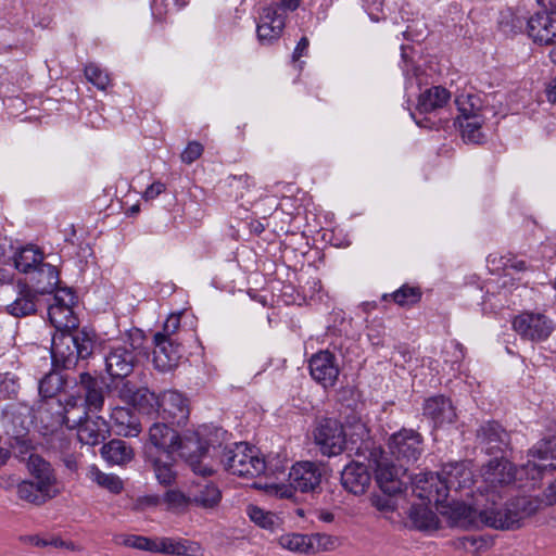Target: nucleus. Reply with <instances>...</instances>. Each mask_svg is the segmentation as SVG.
<instances>
[{
    "label": "nucleus",
    "mask_w": 556,
    "mask_h": 556,
    "mask_svg": "<svg viewBox=\"0 0 556 556\" xmlns=\"http://www.w3.org/2000/svg\"><path fill=\"white\" fill-rule=\"evenodd\" d=\"M49 320L56 332L52 338L51 357L53 365L61 368H74L79 361L88 359L96 345V334L78 329V319L73 306L50 304Z\"/></svg>",
    "instance_id": "1"
},
{
    "label": "nucleus",
    "mask_w": 556,
    "mask_h": 556,
    "mask_svg": "<svg viewBox=\"0 0 556 556\" xmlns=\"http://www.w3.org/2000/svg\"><path fill=\"white\" fill-rule=\"evenodd\" d=\"M471 471L464 463L444 465L440 472H426L416 478L415 492L429 503H443L451 490H462L470 485Z\"/></svg>",
    "instance_id": "2"
},
{
    "label": "nucleus",
    "mask_w": 556,
    "mask_h": 556,
    "mask_svg": "<svg viewBox=\"0 0 556 556\" xmlns=\"http://www.w3.org/2000/svg\"><path fill=\"white\" fill-rule=\"evenodd\" d=\"M523 514L510 507L501 508L493 501V505L477 509L465 504H457L452 513V519L457 527L464 529L490 527L497 530L518 528Z\"/></svg>",
    "instance_id": "3"
},
{
    "label": "nucleus",
    "mask_w": 556,
    "mask_h": 556,
    "mask_svg": "<svg viewBox=\"0 0 556 556\" xmlns=\"http://www.w3.org/2000/svg\"><path fill=\"white\" fill-rule=\"evenodd\" d=\"M225 469L232 475L244 478H255L265 472L266 463L260 457L254 446L245 442L235 443L225 447L222 456Z\"/></svg>",
    "instance_id": "4"
},
{
    "label": "nucleus",
    "mask_w": 556,
    "mask_h": 556,
    "mask_svg": "<svg viewBox=\"0 0 556 556\" xmlns=\"http://www.w3.org/2000/svg\"><path fill=\"white\" fill-rule=\"evenodd\" d=\"M481 477L485 484L484 491L488 501L495 502V497H502V490L511 485L516 479L515 466L504 457H495L481 468Z\"/></svg>",
    "instance_id": "5"
},
{
    "label": "nucleus",
    "mask_w": 556,
    "mask_h": 556,
    "mask_svg": "<svg viewBox=\"0 0 556 556\" xmlns=\"http://www.w3.org/2000/svg\"><path fill=\"white\" fill-rule=\"evenodd\" d=\"M365 448L369 451L368 459L375 466L376 482L381 491L388 495L400 493L403 482L399 475L404 464L396 467L390 463L380 447L369 448L368 443H365Z\"/></svg>",
    "instance_id": "6"
},
{
    "label": "nucleus",
    "mask_w": 556,
    "mask_h": 556,
    "mask_svg": "<svg viewBox=\"0 0 556 556\" xmlns=\"http://www.w3.org/2000/svg\"><path fill=\"white\" fill-rule=\"evenodd\" d=\"M65 425L68 428L77 429V438L80 443L94 446L109 437L110 426L106 420L100 416L91 417L87 410H83L81 416H64Z\"/></svg>",
    "instance_id": "7"
},
{
    "label": "nucleus",
    "mask_w": 556,
    "mask_h": 556,
    "mask_svg": "<svg viewBox=\"0 0 556 556\" xmlns=\"http://www.w3.org/2000/svg\"><path fill=\"white\" fill-rule=\"evenodd\" d=\"M325 473L326 468L323 464L309 460L298 462L289 471V485L302 493H320Z\"/></svg>",
    "instance_id": "8"
},
{
    "label": "nucleus",
    "mask_w": 556,
    "mask_h": 556,
    "mask_svg": "<svg viewBox=\"0 0 556 556\" xmlns=\"http://www.w3.org/2000/svg\"><path fill=\"white\" fill-rule=\"evenodd\" d=\"M77 392L81 396L80 407L87 412H100L104 406L105 394L110 393L111 386L103 378L83 371L76 381Z\"/></svg>",
    "instance_id": "9"
},
{
    "label": "nucleus",
    "mask_w": 556,
    "mask_h": 556,
    "mask_svg": "<svg viewBox=\"0 0 556 556\" xmlns=\"http://www.w3.org/2000/svg\"><path fill=\"white\" fill-rule=\"evenodd\" d=\"M315 443L325 456H336L342 453L345 445V433L340 421L324 418L314 431Z\"/></svg>",
    "instance_id": "10"
},
{
    "label": "nucleus",
    "mask_w": 556,
    "mask_h": 556,
    "mask_svg": "<svg viewBox=\"0 0 556 556\" xmlns=\"http://www.w3.org/2000/svg\"><path fill=\"white\" fill-rule=\"evenodd\" d=\"M391 454L402 464H410L418 460L424 445L422 437L413 429H401L389 439Z\"/></svg>",
    "instance_id": "11"
},
{
    "label": "nucleus",
    "mask_w": 556,
    "mask_h": 556,
    "mask_svg": "<svg viewBox=\"0 0 556 556\" xmlns=\"http://www.w3.org/2000/svg\"><path fill=\"white\" fill-rule=\"evenodd\" d=\"M515 331L526 340L533 342L546 340L553 329V321L541 313L523 312L513 320Z\"/></svg>",
    "instance_id": "12"
},
{
    "label": "nucleus",
    "mask_w": 556,
    "mask_h": 556,
    "mask_svg": "<svg viewBox=\"0 0 556 556\" xmlns=\"http://www.w3.org/2000/svg\"><path fill=\"white\" fill-rule=\"evenodd\" d=\"M142 333L137 330L135 336H131L132 342L130 348L127 345L113 348L105 357V367L108 374L112 378H126L134 370L136 362L135 351L139 349V345H135L136 340H141Z\"/></svg>",
    "instance_id": "13"
},
{
    "label": "nucleus",
    "mask_w": 556,
    "mask_h": 556,
    "mask_svg": "<svg viewBox=\"0 0 556 556\" xmlns=\"http://www.w3.org/2000/svg\"><path fill=\"white\" fill-rule=\"evenodd\" d=\"M207 451V445L202 442L195 433L177 439V448L175 452L179 453L180 457L186 460L194 473L202 477L213 473V469L203 465L201 462Z\"/></svg>",
    "instance_id": "14"
},
{
    "label": "nucleus",
    "mask_w": 556,
    "mask_h": 556,
    "mask_svg": "<svg viewBox=\"0 0 556 556\" xmlns=\"http://www.w3.org/2000/svg\"><path fill=\"white\" fill-rule=\"evenodd\" d=\"M157 414L172 425H184L189 417L188 401L177 391H165L160 397Z\"/></svg>",
    "instance_id": "15"
},
{
    "label": "nucleus",
    "mask_w": 556,
    "mask_h": 556,
    "mask_svg": "<svg viewBox=\"0 0 556 556\" xmlns=\"http://www.w3.org/2000/svg\"><path fill=\"white\" fill-rule=\"evenodd\" d=\"M476 438L488 454L503 453L510 445L509 433L497 421L482 424L477 429Z\"/></svg>",
    "instance_id": "16"
},
{
    "label": "nucleus",
    "mask_w": 556,
    "mask_h": 556,
    "mask_svg": "<svg viewBox=\"0 0 556 556\" xmlns=\"http://www.w3.org/2000/svg\"><path fill=\"white\" fill-rule=\"evenodd\" d=\"M153 362L161 371H169L175 368L182 356L181 345L175 338L164 339L161 334H154Z\"/></svg>",
    "instance_id": "17"
},
{
    "label": "nucleus",
    "mask_w": 556,
    "mask_h": 556,
    "mask_svg": "<svg viewBox=\"0 0 556 556\" xmlns=\"http://www.w3.org/2000/svg\"><path fill=\"white\" fill-rule=\"evenodd\" d=\"M309 372L312 378L324 388L333 387L339 376L336 356L329 351L316 353L309 359Z\"/></svg>",
    "instance_id": "18"
},
{
    "label": "nucleus",
    "mask_w": 556,
    "mask_h": 556,
    "mask_svg": "<svg viewBox=\"0 0 556 556\" xmlns=\"http://www.w3.org/2000/svg\"><path fill=\"white\" fill-rule=\"evenodd\" d=\"M178 432L165 422H154L149 428V441L146 446V453L149 458L152 457V450L164 452V454H173L177 448Z\"/></svg>",
    "instance_id": "19"
},
{
    "label": "nucleus",
    "mask_w": 556,
    "mask_h": 556,
    "mask_svg": "<svg viewBox=\"0 0 556 556\" xmlns=\"http://www.w3.org/2000/svg\"><path fill=\"white\" fill-rule=\"evenodd\" d=\"M528 35L534 42L552 45L556 40V12H538L528 21Z\"/></svg>",
    "instance_id": "20"
},
{
    "label": "nucleus",
    "mask_w": 556,
    "mask_h": 556,
    "mask_svg": "<svg viewBox=\"0 0 556 556\" xmlns=\"http://www.w3.org/2000/svg\"><path fill=\"white\" fill-rule=\"evenodd\" d=\"M371 482L368 466L359 462H352L341 472L342 486L354 495L364 494Z\"/></svg>",
    "instance_id": "21"
},
{
    "label": "nucleus",
    "mask_w": 556,
    "mask_h": 556,
    "mask_svg": "<svg viewBox=\"0 0 556 556\" xmlns=\"http://www.w3.org/2000/svg\"><path fill=\"white\" fill-rule=\"evenodd\" d=\"M27 469L33 477V481L39 484L41 489L58 492V479L51 464L38 454H30L27 462Z\"/></svg>",
    "instance_id": "22"
},
{
    "label": "nucleus",
    "mask_w": 556,
    "mask_h": 556,
    "mask_svg": "<svg viewBox=\"0 0 556 556\" xmlns=\"http://www.w3.org/2000/svg\"><path fill=\"white\" fill-rule=\"evenodd\" d=\"M201 545L185 539L156 538L152 544V553H163L174 556H199Z\"/></svg>",
    "instance_id": "23"
},
{
    "label": "nucleus",
    "mask_w": 556,
    "mask_h": 556,
    "mask_svg": "<svg viewBox=\"0 0 556 556\" xmlns=\"http://www.w3.org/2000/svg\"><path fill=\"white\" fill-rule=\"evenodd\" d=\"M424 415L435 426L452 424L456 419V412L451 400L443 395L427 399L424 403Z\"/></svg>",
    "instance_id": "24"
},
{
    "label": "nucleus",
    "mask_w": 556,
    "mask_h": 556,
    "mask_svg": "<svg viewBox=\"0 0 556 556\" xmlns=\"http://www.w3.org/2000/svg\"><path fill=\"white\" fill-rule=\"evenodd\" d=\"M285 27V16L279 14L277 8L269 5L263 9L261 23L257 25L260 41H271L279 38Z\"/></svg>",
    "instance_id": "25"
},
{
    "label": "nucleus",
    "mask_w": 556,
    "mask_h": 556,
    "mask_svg": "<svg viewBox=\"0 0 556 556\" xmlns=\"http://www.w3.org/2000/svg\"><path fill=\"white\" fill-rule=\"evenodd\" d=\"M110 417L117 435L137 437L141 432L140 421L130 408L114 407Z\"/></svg>",
    "instance_id": "26"
},
{
    "label": "nucleus",
    "mask_w": 556,
    "mask_h": 556,
    "mask_svg": "<svg viewBox=\"0 0 556 556\" xmlns=\"http://www.w3.org/2000/svg\"><path fill=\"white\" fill-rule=\"evenodd\" d=\"M450 98L451 92L447 89L434 86L420 93L416 109L419 113H431L443 108Z\"/></svg>",
    "instance_id": "27"
},
{
    "label": "nucleus",
    "mask_w": 556,
    "mask_h": 556,
    "mask_svg": "<svg viewBox=\"0 0 556 556\" xmlns=\"http://www.w3.org/2000/svg\"><path fill=\"white\" fill-rule=\"evenodd\" d=\"M102 457L112 465H125L132 460L135 453L127 442L113 439L101 447Z\"/></svg>",
    "instance_id": "28"
},
{
    "label": "nucleus",
    "mask_w": 556,
    "mask_h": 556,
    "mask_svg": "<svg viewBox=\"0 0 556 556\" xmlns=\"http://www.w3.org/2000/svg\"><path fill=\"white\" fill-rule=\"evenodd\" d=\"M54 406L60 408L61 404L54 402H43L38 406L34 414V418L38 424H40V427L43 430V434L49 432L53 433L63 422L65 424V418L59 410L52 413Z\"/></svg>",
    "instance_id": "29"
},
{
    "label": "nucleus",
    "mask_w": 556,
    "mask_h": 556,
    "mask_svg": "<svg viewBox=\"0 0 556 556\" xmlns=\"http://www.w3.org/2000/svg\"><path fill=\"white\" fill-rule=\"evenodd\" d=\"M56 495L58 492L43 490L33 480H23L17 483L18 498L37 506L45 504Z\"/></svg>",
    "instance_id": "30"
},
{
    "label": "nucleus",
    "mask_w": 556,
    "mask_h": 556,
    "mask_svg": "<svg viewBox=\"0 0 556 556\" xmlns=\"http://www.w3.org/2000/svg\"><path fill=\"white\" fill-rule=\"evenodd\" d=\"M222 500L220 490L213 483H199L191 492L192 505L205 509L216 507Z\"/></svg>",
    "instance_id": "31"
},
{
    "label": "nucleus",
    "mask_w": 556,
    "mask_h": 556,
    "mask_svg": "<svg viewBox=\"0 0 556 556\" xmlns=\"http://www.w3.org/2000/svg\"><path fill=\"white\" fill-rule=\"evenodd\" d=\"M42 263L43 253L35 245L22 248L14 258L15 268L25 274H35Z\"/></svg>",
    "instance_id": "32"
},
{
    "label": "nucleus",
    "mask_w": 556,
    "mask_h": 556,
    "mask_svg": "<svg viewBox=\"0 0 556 556\" xmlns=\"http://www.w3.org/2000/svg\"><path fill=\"white\" fill-rule=\"evenodd\" d=\"M408 517L414 527L418 530L437 529L439 525L437 514L424 503L412 505Z\"/></svg>",
    "instance_id": "33"
},
{
    "label": "nucleus",
    "mask_w": 556,
    "mask_h": 556,
    "mask_svg": "<svg viewBox=\"0 0 556 556\" xmlns=\"http://www.w3.org/2000/svg\"><path fill=\"white\" fill-rule=\"evenodd\" d=\"M35 291L40 294L52 293L59 283V271L56 267L42 263L36 270Z\"/></svg>",
    "instance_id": "34"
},
{
    "label": "nucleus",
    "mask_w": 556,
    "mask_h": 556,
    "mask_svg": "<svg viewBox=\"0 0 556 556\" xmlns=\"http://www.w3.org/2000/svg\"><path fill=\"white\" fill-rule=\"evenodd\" d=\"M529 456L542 462H548L540 465L541 468H556V437H551L540 441L529 451Z\"/></svg>",
    "instance_id": "35"
},
{
    "label": "nucleus",
    "mask_w": 556,
    "mask_h": 556,
    "mask_svg": "<svg viewBox=\"0 0 556 556\" xmlns=\"http://www.w3.org/2000/svg\"><path fill=\"white\" fill-rule=\"evenodd\" d=\"M150 459L157 481L163 485L173 484L176 480V471L173 468L174 459L172 454H165L164 459L152 455Z\"/></svg>",
    "instance_id": "36"
},
{
    "label": "nucleus",
    "mask_w": 556,
    "mask_h": 556,
    "mask_svg": "<svg viewBox=\"0 0 556 556\" xmlns=\"http://www.w3.org/2000/svg\"><path fill=\"white\" fill-rule=\"evenodd\" d=\"M311 535L301 533H288L279 538V545L290 552L300 554H312L313 545L311 542Z\"/></svg>",
    "instance_id": "37"
},
{
    "label": "nucleus",
    "mask_w": 556,
    "mask_h": 556,
    "mask_svg": "<svg viewBox=\"0 0 556 556\" xmlns=\"http://www.w3.org/2000/svg\"><path fill=\"white\" fill-rule=\"evenodd\" d=\"M130 404L139 412L150 415L157 413L160 397L147 388H139Z\"/></svg>",
    "instance_id": "38"
},
{
    "label": "nucleus",
    "mask_w": 556,
    "mask_h": 556,
    "mask_svg": "<svg viewBox=\"0 0 556 556\" xmlns=\"http://www.w3.org/2000/svg\"><path fill=\"white\" fill-rule=\"evenodd\" d=\"M455 104L458 109L460 119L471 118L473 116H481V100L477 94H459L455 99Z\"/></svg>",
    "instance_id": "39"
},
{
    "label": "nucleus",
    "mask_w": 556,
    "mask_h": 556,
    "mask_svg": "<svg viewBox=\"0 0 556 556\" xmlns=\"http://www.w3.org/2000/svg\"><path fill=\"white\" fill-rule=\"evenodd\" d=\"M53 370L43 376L39 381V393L43 397H53L58 392H60L64 387V379L60 372L55 369H62L61 367H55L53 364Z\"/></svg>",
    "instance_id": "40"
},
{
    "label": "nucleus",
    "mask_w": 556,
    "mask_h": 556,
    "mask_svg": "<svg viewBox=\"0 0 556 556\" xmlns=\"http://www.w3.org/2000/svg\"><path fill=\"white\" fill-rule=\"evenodd\" d=\"M36 304L30 290L21 291L20 296L8 305V312L15 317H24L35 313Z\"/></svg>",
    "instance_id": "41"
},
{
    "label": "nucleus",
    "mask_w": 556,
    "mask_h": 556,
    "mask_svg": "<svg viewBox=\"0 0 556 556\" xmlns=\"http://www.w3.org/2000/svg\"><path fill=\"white\" fill-rule=\"evenodd\" d=\"M457 121L462 129L463 138L470 142L478 143L482 137V134L480 131L483 123L482 117L473 116L471 118L466 119H460V117H457Z\"/></svg>",
    "instance_id": "42"
},
{
    "label": "nucleus",
    "mask_w": 556,
    "mask_h": 556,
    "mask_svg": "<svg viewBox=\"0 0 556 556\" xmlns=\"http://www.w3.org/2000/svg\"><path fill=\"white\" fill-rule=\"evenodd\" d=\"M392 298L401 306H410L420 301L421 291L418 287L404 285L392 294Z\"/></svg>",
    "instance_id": "43"
},
{
    "label": "nucleus",
    "mask_w": 556,
    "mask_h": 556,
    "mask_svg": "<svg viewBox=\"0 0 556 556\" xmlns=\"http://www.w3.org/2000/svg\"><path fill=\"white\" fill-rule=\"evenodd\" d=\"M92 480L100 486L108 489L112 493H119L123 489V483L117 476L104 473L98 468L92 467L90 470Z\"/></svg>",
    "instance_id": "44"
},
{
    "label": "nucleus",
    "mask_w": 556,
    "mask_h": 556,
    "mask_svg": "<svg viewBox=\"0 0 556 556\" xmlns=\"http://www.w3.org/2000/svg\"><path fill=\"white\" fill-rule=\"evenodd\" d=\"M85 76L100 90H105L111 83L109 74L92 63L85 67Z\"/></svg>",
    "instance_id": "45"
},
{
    "label": "nucleus",
    "mask_w": 556,
    "mask_h": 556,
    "mask_svg": "<svg viewBox=\"0 0 556 556\" xmlns=\"http://www.w3.org/2000/svg\"><path fill=\"white\" fill-rule=\"evenodd\" d=\"M118 380H113L111 386V391L116 393V395L127 404H130L134 396L136 395L138 389L130 381L125 380V378H117Z\"/></svg>",
    "instance_id": "46"
},
{
    "label": "nucleus",
    "mask_w": 556,
    "mask_h": 556,
    "mask_svg": "<svg viewBox=\"0 0 556 556\" xmlns=\"http://www.w3.org/2000/svg\"><path fill=\"white\" fill-rule=\"evenodd\" d=\"M492 264L497 263L496 268L503 269V270H515V271H523L526 270L527 264L523 260L518 258L516 255L511 253H507L505 255H502L496 260L495 257L490 260Z\"/></svg>",
    "instance_id": "47"
},
{
    "label": "nucleus",
    "mask_w": 556,
    "mask_h": 556,
    "mask_svg": "<svg viewBox=\"0 0 556 556\" xmlns=\"http://www.w3.org/2000/svg\"><path fill=\"white\" fill-rule=\"evenodd\" d=\"M116 542L128 547L152 552V544L154 543V539L140 535L123 534L116 539Z\"/></svg>",
    "instance_id": "48"
},
{
    "label": "nucleus",
    "mask_w": 556,
    "mask_h": 556,
    "mask_svg": "<svg viewBox=\"0 0 556 556\" xmlns=\"http://www.w3.org/2000/svg\"><path fill=\"white\" fill-rule=\"evenodd\" d=\"M10 447L15 455V457L21 460L28 459L29 455L33 454V445L28 438L26 437H13L10 441Z\"/></svg>",
    "instance_id": "49"
},
{
    "label": "nucleus",
    "mask_w": 556,
    "mask_h": 556,
    "mask_svg": "<svg viewBox=\"0 0 556 556\" xmlns=\"http://www.w3.org/2000/svg\"><path fill=\"white\" fill-rule=\"evenodd\" d=\"M309 538L313 545L312 554H315L319 551H332L338 546V539L329 534L315 533Z\"/></svg>",
    "instance_id": "50"
},
{
    "label": "nucleus",
    "mask_w": 556,
    "mask_h": 556,
    "mask_svg": "<svg viewBox=\"0 0 556 556\" xmlns=\"http://www.w3.org/2000/svg\"><path fill=\"white\" fill-rule=\"evenodd\" d=\"M164 502L172 509H180L192 505L191 494L186 496L182 492L177 490L167 491L164 495Z\"/></svg>",
    "instance_id": "51"
},
{
    "label": "nucleus",
    "mask_w": 556,
    "mask_h": 556,
    "mask_svg": "<svg viewBox=\"0 0 556 556\" xmlns=\"http://www.w3.org/2000/svg\"><path fill=\"white\" fill-rule=\"evenodd\" d=\"M247 513L250 519L262 528H270L274 525V515L257 506L250 505Z\"/></svg>",
    "instance_id": "52"
},
{
    "label": "nucleus",
    "mask_w": 556,
    "mask_h": 556,
    "mask_svg": "<svg viewBox=\"0 0 556 556\" xmlns=\"http://www.w3.org/2000/svg\"><path fill=\"white\" fill-rule=\"evenodd\" d=\"M22 541L25 543H29L31 545L38 546V547L53 546V547L59 548V547L66 546V543L56 536H50V538L43 539L38 535H27V536H23Z\"/></svg>",
    "instance_id": "53"
},
{
    "label": "nucleus",
    "mask_w": 556,
    "mask_h": 556,
    "mask_svg": "<svg viewBox=\"0 0 556 556\" xmlns=\"http://www.w3.org/2000/svg\"><path fill=\"white\" fill-rule=\"evenodd\" d=\"M203 150V146L200 142L190 141L181 152V161L186 164H191L202 155Z\"/></svg>",
    "instance_id": "54"
},
{
    "label": "nucleus",
    "mask_w": 556,
    "mask_h": 556,
    "mask_svg": "<svg viewBox=\"0 0 556 556\" xmlns=\"http://www.w3.org/2000/svg\"><path fill=\"white\" fill-rule=\"evenodd\" d=\"M179 328L180 315H170L164 323L163 331L156 332L155 334H161L164 339L174 338Z\"/></svg>",
    "instance_id": "55"
},
{
    "label": "nucleus",
    "mask_w": 556,
    "mask_h": 556,
    "mask_svg": "<svg viewBox=\"0 0 556 556\" xmlns=\"http://www.w3.org/2000/svg\"><path fill=\"white\" fill-rule=\"evenodd\" d=\"M76 303V296L71 289H60L56 291L53 298L52 304H58L60 306H74Z\"/></svg>",
    "instance_id": "56"
},
{
    "label": "nucleus",
    "mask_w": 556,
    "mask_h": 556,
    "mask_svg": "<svg viewBox=\"0 0 556 556\" xmlns=\"http://www.w3.org/2000/svg\"><path fill=\"white\" fill-rule=\"evenodd\" d=\"M17 384L14 379L9 378L8 376L1 378L0 380V395L3 397H12L17 393Z\"/></svg>",
    "instance_id": "57"
},
{
    "label": "nucleus",
    "mask_w": 556,
    "mask_h": 556,
    "mask_svg": "<svg viewBox=\"0 0 556 556\" xmlns=\"http://www.w3.org/2000/svg\"><path fill=\"white\" fill-rule=\"evenodd\" d=\"M165 189H166V187L163 182L155 181L146 189V191L143 193V199L147 201L153 200L156 197H159L161 193H163L165 191Z\"/></svg>",
    "instance_id": "58"
},
{
    "label": "nucleus",
    "mask_w": 556,
    "mask_h": 556,
    "mask_svg": "<svg viewBox=\"0 0 556 556\" xmlns=\"http://www.w3.org/2000/svg\"><path fill=\"white\" fill-rule=\"evenodd\" d=\"M372 505L380 511H392L394 504L390 497L376 496L372 498Z\"/></svg>",
    "instance_id": "59"
},
{
    "label": "nucleus",
    "mask_w": 556,
    "mask_h": 556,
    "mask_svg": "<svg viewBox=\"0 0 556 556\" xmlns=\"http://www.w3.org/2000/svg\"><path fill=\"white\" fill-rule=\"evenodd\" d=\"M308 46H309L308 38L302 37L292 53V61L296 62L300 60L301 56L305 55L307 52Z\"/></svg>",
    "instance_id": "60"
},
{
    "label": "nucleus",
    "mask_w": 556,
    "mask_h": 556,
    "mask_svg": "<svg viewBox=\"0 0 556 556\" xmlns=\"http://www.w3.org/2000/svg\"><path fill=\"white\" fill-rule=\"evenodd\" d=\"M81 396H74V395H71L66 401H65V405H64V414L62 416H65V415H70V416H74L72 414L73 409L75 407L78 406V403H81Z\"/></svg>",
    "instance_id": "61"
},
{
    "label": "nucleus",
    "mask_w": 556,
    "mask_h": 556,
    "mask_svg": "<svg viewBox=\"0 0 556 556\" xmlns=\"http://www.w3.org/2000/svg\"><path fill=\"white\" fill-rule=\"evenodd\" d=\"M17 479L13 475H2L0 476V488L3 490H10L17 486Z\"/></svg>",
    "instance_id": "62"
},
{
    "label": "nucleus",
    "mask_w": 556,
    "mask_h": 556,
    "mask_svg": "<svg viewBox=\"0 0 556 556\" xmlns=\"http://www.w3.org/2000/svg\"><path fill=\"white\" fill-rule=\"evenodd\" d=\"M301 0H280L279 7L285 10L294 11L299 8Z\"/></svg>",
    "instance_id": "63"
},
{
    "label": "nucleus",
    "mask_w": 556,
    "mask_h": 556,
    "mask_svg": "<svg viewBox=\"0 0 556 556\" xmlns=\"http://www.w3.org/2000/svg\"><path fill=\"white\" fill-rule=\"evenodd\" d=\"M547 100L556 104V78L546 88Z\"/></svg>",
    "instance_id": "64"
}]
</instances>
